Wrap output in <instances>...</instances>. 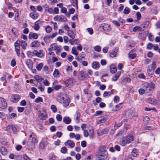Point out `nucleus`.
I'll list each match as a JSON object with an SVG mask.
<instances>
[{"mask_svg":"<svg viewBox=\"0 0 160 160\" xmlns=\"http://www.w3.org/2000/svg\"><path fill=\"white\" fill-rule=\"evenodd\" d=\"M71 2L73 6L75 7L76 6L78 8V0H71Z\"/></svg>","mask_w":160,"mask_h":160,"instance_id":"38","label":"nucleus"},{"mask_svg":"<svg viewBox=\"0 0 160 160\" xmlns=\"http://www.w3.org/2000/svg\"><path fill=\"white\" fill-rule=\"evenodd\" d=\"M155 26L158 28H160V21H157L156 22L155 24Z\"/></svg>","mask_w":160,"mask_h":160,"instance_id":"63","label":"nucleus"},{"mask_svg":"<svg viewBox=\"0 0 160 160\" xmlns=\"http://www.w3.org/2000/svg\"><path fill=\"white\" fill-rule=\"evenodd\" d=\"M30 17L33 19H37L38 17V15L37 13L33 12H31L29 15Z\"/></svg>","mask_w":160,"mask_h":160,"instance_id":"32","label":"nucleus"},{"mask_svg":"<svg viewBox=\"0 0 160 160\" xmlns=\"http://www.w3.org/2000/svg\"><path fill=\"white\" fill-rule=\"evenodd\" d=\"M59 74L58 71V69H55L53 73V75L54 77H58Z\"/></svg>","mask_w":160,"mask_h":160,"instance_id":"48","label":"nucleus"},{"mask_svg":"<svg viewBox=\"0 0 160 160\" xmlns=\"http://www.w3.org/2000/svg\"><path fill=\"white\" fill-rule=\"evenodd\" d=\"M40 21H38L35 22L33 28L35 30L38 31L39 29V24H40Z\"/></svg>","mask_w":160,"mask_h":160,"instance_id":"23","label":"nucleus"},{"mask_svg":"<svg viewBox=\"0 0 160 160\" xmlns=\"http://www.w3.org/2000/svg\"><path fill=\"white\" fill-rule=\"evenodd\" d=\"M23 158L24 160H31L29 157L26 154L23 155Z\"/></svg>","mask_w":160,"mask_h":160,"instance_id":"64","label":"nucleus"},{"mask_svg":"<svg viewBox=\"0 0 160 160\" xmlns=\"http://www.w3.org/2000/svg\"><path fill=\"white\" fill-rule=\"evenodd\" d=\"M56 156L55 155H51L49 157L50 160H55Z\"/></svg>","mask_w":160,"mask_h":160,"instance_id":"61","label":"nucleus"},{"mask_svg":"<svg viewBox=\"0 0 160 160\" xmlns=\"http://www.w3.org/2000/svg\"><path fill=\"white\" fill-rule=\"evenodd\" d=\"M147 101L148 103L152 104H157L158 102V101L157 100L152 98L148 99L147 100Z\"/></svg>","mask_w":160,"mask_h":160,"instance_id":"14","label":"nucleus"},{"mask_svg":"<svg viewBox=\"0 0 160 160\" xmlns=\"http://www.w3.org/2000/svg\"><path fill=\"white\" fill-rule=\"evenodd\" d=\"M20 43L21 47L22 49L24 50L26 48L27 46V43L25 41L22 40L20 42Z\"/></svg>","mask_w":160,"mask_h":160,"instance_id":"28","label":"nucleus"},{"mask_svg":"<svg viewBox=\"0 0 160 160\" xmlns=\"http://www.w3.org/2000/svg\"><path fill=\"white\" fill-rule=\"evenodd\" d=\"M66 18L63 16H59V21H64L66 20Z\"/></svg>","mask_w":160,"mask_h":160,"instance_id":"59","label":"nucleus"},{"mask_svg":"<svg viewBox=\"0 0 160 160\" xmlns=\"http://www.w3.org/2000/svg\"><path fill=\"white\" fill-rule=\"evenodd\" d=\"M72 52L74 55L77 56L78 55V53L76 49V47H73L72 48Z\"/></svg>","mask_w":160,"mask_h":160,"instance_id":"35","label":"nucleus"},{"mask_svg":"<svg viewBox=\"0 0 160 160\" xmlns=\"http://www.w3.org/2000/svg\"><path fill=\"white\" fill-rule=\"evenodd\" d=\"M122 104V103H119L112 108V111H116L119 110L122 107L121 105Z\"/></svg>","mask_w":160,"mask_h":160,"instance_id":"18","label":"nucleus"},{"mask_svg":"<svg viewBox=\"0 0 160 160\" xmlns=\"http://www.w3.org/2000/svg\"><path fill=\"white\" fill-rule=\"evenodd\" d=\"M45 30L46 32L47 33H49L52 30V28L50 26L47 25L46 27Z\"/></svg>","mask_w":160,"mask_h":160,"instance_id":"41","label":"nucleus"},{"mask_svg":"<svg viewBox=\"0 0 160 160\" xmlns=\"http://www.w3.org/2000/svg\"><path fill=\"white\" fill-rule=\"evenodd\" d=\"M30 142L33 144H35L38 143V141L36 138L35 137H32L31 140H29Z\"/></svg>","mask_w":160,"mask_h":160,"instance_id":"39","label":"nucleus"},{"mask_svg":"<svg viewBox=\"0 0 160 160\" xmlns=\"http://www.w3.org/2000/svg\"><path fill=\"white\" fill-rule=\"evenodd\" d=\"M35 102L36 103H38L39 102H42L43 99L41 97H38L35 99Z\"/></svg>","mask_w":160,"mask_h":160,"instance_id":"43","label":"nucleus"},{"mask_svg":"<svg viewBox=\"0 0 160 160\" xmlns=\"http://www.w3.org/2000/svg\"><path fill=\"white\" fill-rule=\"evenodd\" d=\"M7 106L6 101L2 98H0V108L5 109Z\"/></svg>","mask_w":160,"mask_h":160,"instance_id":"8","label":"nucleus"},{"mask_svg":"<svg viewBox=\"0 0 160 160\" xmlns=\"http://www.w3.org/2000/svg\"><path fill=\"white\" fill-rule=\"evenodd\" d=\"M129 57L132 59H134L136 57V54L131 51L129 53Z\"/></svg>","mask_w":160,"mask_h":160,"instance_id":"42","label":"nucleus"},{"mask_svg":"<svg viewBox=\"0 0 160 160\" xmlns=\"http://www.w3.org/2000/svg\"><path fill=\"white\" fill-rule=\"evenodd\" d=\"M133 137L131 135H128L124 137L120 142L121 145L125 146L127 144H129L134 140Z\"/></svg>","mask_w":160,"mask_h":160,"instance_id":"2","label":"nucleus"},{"mask_svg":"<svg viewBox=\"0 0 160 160\" xmlns=\"http://www.w3.org/2000/svg\"><path fill=\"white\" fill-rule=\"evenodd\" d=\"M130 12V9L128 7H126L124 10L123 13L126 14H128Z\"/></svg>","mask_w":160,"mask_h":160,"instance_id":"45","label":"nucleus"},{"mask_svg":"<svg viewBox=\"0 0 160 160\" xmlns=\"http://www.w3.org/2000/svg\"><path fill=\"white\" fill-rule=\"evenodd\" d=\"M68 96V95L65 94L64 95L60 94L57 96L56 99L59 102L62 103L64 99H66Z\"/></svg>","mask_w":160,"mask_h":160,"instance_id":"10","label":"nucleus"},{"mask_svg":"<svg viewBox=\"0 0 160 160\" xmlns=\"http://www.w3.org/2000/svg\"><path fill=\"white\" fill-rule=\"evenodd\" d=\"M63 121L66 124H68L70 123V119L68 117H65L64 118Z\"/></svg>","mask_w":160,"mask_h":160,"instance_id":"34","label":"nucleus"},{"mask_svg":"<svg viewBox=\"0 0 160 160\" xmlns=\"http://www.w3.org/2000/svg\"><path fill=\"white\" fill-rule=\"evenodd\" d=\"M103 29L105 30H110V26L108 24H104L103 26Z\"/></svg>","mask_w":160,"mask_h":160,"instance_id":"37","label":"nucleus"},{"mask_svg":"<svg viewBox=\"0 0 160 160\" xmlns=\"http://www.w3.org/2000/svg\"><path fill=\"white\" fill-rule=\"evenodd\" d=\"M110 72L112 73H115L117 71V68L113 64L110 66Z\"/></svg>","mask_w":160,"mask_h":160,"instance_id":"22","label":"nucleus"},{"mask_svg":"<svg viewBox=\"0 0 160 160\" xmlns=\"http://www.w3.org/2000/svg\"><path fill=\"white\" fill-rule=\"evenodd\" d=\"M40 43L37 41H34L31 44V46L32 47H38L40 45Z\"/></svg>","mask_w":160,"mask_h":160,"instance_id":"26","label":"nucleus"},{"mask_svg":"<svg viewBox=\"0 0 160 160\" xmlns=\"http://www.w3.org/2000/svg\"><path fill=\"white\" fill-rule=\"evenodd\" d=\"M150 66H149L148 67V72H150L152 70H154L155 68H156V62H153L151 65V68H150Z\"/></svg>","mask_w":160,"mask_h":160,"instance_id":"20","label":"nucleus"},{"mask_svg":"<svg viewBox=\"0 0 160 160\" xmlns=\"http://www.w3.org/2000/svg\"><path fill=\"white\" fill-rule=\"evenodd\" d=\"M34 78L37 81V82L39 83L42 81L43 80V78L41 76L38 75H35L34 77Z\"/></svg>","mask_w":160,"mask_h":160,"instance_id":"29","label":"nucleus"},{"mask_svg":"<svg viewBox=\"0 0 160 160\" xmlns=\"http://www.w3.org/2000/svg\"><path fill=\"white\" fill-rule=\"evenodd\" d=\"M89 133L87 130H84L83 131V135L85 137H87L89 136L90 139H92L94 136V132L93 130L92 129L89 130Z\"/></svg>","mask_w":160,"mask_h":160,"instance_id":"3","label":"nucleus"},{"mask_svg":"<svg viewBox=\"0 0 160 160\" xmlns=\"http://www.w3.org/2000/svg\"><path fill=\"white\" fill-rule=\"evenodd\" d=\"M112 94V91L111 92H107L105 91L104 92L103 96L104 97H106L108 96H109L111 94Z\"/></svg>","mask_w":160,"mask_h":160,"instance_id":"49","label":"nucleus"},{"mask_svg":"<svg viewBox=\"0 0 160 160\" xmlns=\"http://www.w3.org/2000/svg\"><path fill=\"white\" fill-rule=\"evenodd\" d=\"M118 51V48L114 49L110 53V56L112 58H114L116 57V53Z\"/></svg>","mask_w":160,"mask_h":160,"instance_id":"24","label":"nucleus"},{"mask_svg":"<svg viewBox=\"0 0 160 160\" xmlns=\"http://www.w3.org/2000/svg\"><path fill=\"white\" fill-rule=\"evenodd\" d=\"M48 50L51 52L53 50H54L57 53L60 52V48L55 44H52L51 45V47L48 48Z\"/></svg>","mask_w":160,"mask_h":160,"instance_id":"7","label":"nucleus"},{"mask_svg":"<svg viewBox=\"0 0 160 160\" xmlns=\"http://www.w3.org/2000/svg\"><path fill=\"white\" fill-rule=\"evenodd\" d=\"M147 35V32H143L141 33H139V37L140 39H143L145 38Z\"/></svg>","mask_w":160,"mask_h":160,"instance_id":"31","label":"nucleus"},{"mask_svg":"<svg viewBox=\"0 0 160 160\" xmlns=\"http://www.w3.org/2000/svg\"><path fill=\"white\" fill-rule=\"evenodd\" d=\"M142 87L144 89L146 94L149 95L151 94L153 89L154 88L155 84L152 83L145 82L142 85Z\"/></svg>","mask_w":160,"mask_h":160,"instance_id":"1","label":"nucleus"},{"mask_svg":"<svg viewBox=\"0 0 160 160\" xmlns=\"http://www.w3.org/2000/svg\"><path fill=\"white\" fill-rule=\"evenodd\" d=\"M69 96L68 95V96L67 98H66L64 99V100L63 101V102H62L63 103V105L65 107H66L68 106L69 104Z\"/></svg>","mask_w":160,"mask_h":160,"instance_id":"25","label":"nucleus"},{"mask_svg":"<svg viewBox=\"0 0 160 160\" xmlns=\"http://www.w3.org/2000/svg\"><path fill=\"white\" fill-rule=\"evenodd\" d=\"M56 118L58 121H60L62 120V116L60 114H58L56 116Z\"/></svg>","mask_w":160,"mask_h":160,"instance_id":"60","label":"nucleus"},{"mask_svg":"<svg viewBox=\"0 0 160 160\" xmlns=\"http://www.w3.org/2000/svg\"><path fill=\"white\" fill-rule=\"evenodd\" d=\"M44 52L42 50L39 51L34 50L32 52V54L34 56H36L39 58L42 57L44 55Z\"/></svg>","mask_w":160,"mask_h":160,"instance_id":"5","label":"nucleus"},{"mask_svg":"<svg viewBox=\"0 0 160 160\" xmlns=\"http://www.w3.org/2000/svg\"><path fill=\"white\" fill-rule=\"evenodd\" d=\"M43 66V64L42 63H40L38 64V65L37 66V69L38 70L40 71L41 70Z\"/></svg>","mask_w":160,"mask_h":160,"instance_id":"51","label":"nucleus"},{"mask_svg":"<svg viewBox=\"0 0 160 160\" xmlns=\"http://www.w3.org/2000/svg\"><path fill=\"white\" fill-rule=\"evenodd\" d=\"M51 109L53 112H56L57 111V109L55 105H52L51 106Z\"/></svg>","mask_w":160,"mask_h":160,"instance_id":"46","label":"nucleus"},{"mask_svg":"<svg viewBox=\"0 0 160 160\" xmlns=\"http://www.w3.org/2000/svg\"><path fill=\"white\" fill-rule=\"evenodd\" d=\"M108 131V128H105L101 131H97V134L98 136H101L104 134L107 133Z\"/></svg>","mask_w":160,"mask_h":160,"instance_id":"12","label":"nucleus"},{"mask_svg":"<svg viewBox=\"0 0 160 160\" xmlns=\"http://www.w3.org/2000/svg\"><path fill=\"white\" fill-rule=\"evenodd\" d=\"M6 130L10 132H15L16 131V128L13 125H9L7 127Z\"/></svg>","mask_w":160,"mask_h":160,"instance_id":"16","label":"nucleus"},{"mask_svg":"<svg viewBox=\"0 0 160 160\" xmlns=\"http://www.w3.org/2000/svg\"><path fill=\"white\" fill-rule=\"evenodd\" d=\"M136 149L135 148H133L132 149V154L134 157H136L137 156V154L136 153Z\"/></svg>","mask_w":160,"mask_h":160,"instance_id":"50","label":"nucleus"},{"mask_svg":"<svg viewBox=\"0 0 160 160\" xmlns=\"http://www.w3.org/2000/svg\"><path fill=\"white\" fill-rule=\"evenodd\" d=\"M61 88L62 86L60 85H55L53 87V88L56 90H58L60 89Z\"/></svg>","mask_w":160,"mask_h":160,"instance_id":"54","label":"nucleus"},{"mask_svg":"<svg viewBox=\"0 0 160 160\" xmlns=\"http://www.w3.org/2000/svg\"><path fill=\"white\" fill-rule=\"evenodd\" d=\"M31 35L32 38H33L34 39H36L38 38V35L37 33H31Z\"/></svg>","mask_w":160,"mask_h":160,"instance_id":"57","label":"nucleus"},{"mask_svg":"<svg viewBox=\"0 0 160 160\" xmlns=\"http://www.w3.org/2000/svg\"><path fill=\"white\" fill-rule=\"evenodd\" d=\"M50 38H51L50 36H46L44 38V40L45 42H49Z\"/></svg>","mask_w":160,"mask_h":160,"instance_id":"47","label":"nucleus"},{"mask_svg":"<svg viewBox=\"0 0 160 160\" xmlns=\"http://www.w3.org/2000/svg\"><path fill=\"white\" fill-rule=\"evenodd\" d=\"M0 151L1 154L3 155H5L7 153V151L5 147H2L0 148Z\"/></svg>","mask_w":160,"mask_h":160,"instance_id":"30","label":"nucleus"},{"mask_svg":"<svg viewBox=\"0 0 160 160\" xmlns=\"http://www.w3.org/2000/svg\"><path fill=\"white\" fill-rule=\"evenodd\" d=\"M142 29V28L138 26H136L133 28V31L134 32H136L138 30L141 31Z\"/></svg>","mask_w":160,"mask_h":160,"instance_id":"44","label":"nucleus"},{"mask_svg":"<svg viewBox=\"0 0 160 160\" xmlns=\"http://www.w3.org/2000/svg\"><path fill=\"white\" fill-rule=\"evenodd\" d=\"M108 155L107 152H99L98 155V160H105Z\"/></svg>","mask_w":160,"mask_h":160,"instance_id":"6","label":"nucleus"},{"mask_svg":"<svg viewBox=\"0 0 160 160\" xmlns=\"http://www.w3.org/2000/svg\"><path fill=\"white\" fill-rule=\"evenodd\" d=\"M121 73L120 72H118L117 73L115 74L112 77V79L113 81H116L119 77Z\"/></svg>","mask_w":160,"mask_h":160,"instance_id":"19","label":"nucleus"},{"mask_svg":"<svg viewBox=\"0 0 160 160\" xmlns=\"http://www.w3.org/2000/svg\"><path fill=\"white\" fill-rule=\"evenodd\" d=\"M139 93L140 94H143L145 92V91L144 88H140L138 90Z\"/></svg>","mask_w":160,"mask_h":160,"instance_id":"56","label":"nucleus"},{"mask_svg":"<svg viewBox=\"0 0 160 160\" xmlns=\"http://www.w3.org/2000/svg\"><path fill=\"white\" fill-rule=\"evenodd\" d=\"M99 64L98 62H95L92 64V66L93 68L95 69H98L99 67Z\"/></svg>","mask_w":160,"mask_h":160,"instance_id":"27","label":"nucleus"},{"mask_svg":"<svg viewBox=\"0 0 160 160\" xmlns=\"http://www.w3.org/2000/svg\"><path fill=\"white\" fill-rule=\"evenodd\" d=\"M47 143V141L44 139H42L39 143V148L41 149H43L45 146V144Z\"/></svg>","mask_w":160,"mask_h":160,"instance_id":"17","label":"nucleus"},{"mask_svg":"<svg viewBox=\"0 0 160 160\" xmlns=\"http://www.w3.org/2000/svg\"><path fill=\"white\" fill-rule=\"evenodd\" d=\"M94 49L96 51L100 52L101 50V48L100 46L98 45L94 47Z\"/></svg>","mask_w":160,"mask_h":160,"instance_id":"55","label":"nucleus"},{"mask_svg":"<svg viewBox=\"0 0 160 160\" xmlns=\"http://www.w3.org/2000/svg\"><path fill=\"white\" fill-rule=\"evenodd\" d=\"M20 99V96L18 94L13 95L11 97V101L13 102H17Z\"/></svg>","mask_w":160,"mask_h":160,"instance_id":"11","label":"nucleus"},{"mask_svg":"<svg viewBox=\"0 0 160 160\" xmlns=\"http://www.w3.org/2000/svg\"><path fill=\"white\" fill-rule=\"evenodd\" d=\"M67 149L65 147H62L61 149V152L63 153H65L67 152Z\"/></svg>","mask_w":160,"mask_h":160,"instance_id":"53","label":"nucleus"},{"mask_svg":"<svg viewBox=\"0 0 160 160\" xmlns=\"http://www.w3.org/2000/svg\"><path fill=\"white\" fill-rule=\"evenodd\" d=\"M112 22L114 25L117 27H119L120 26V23L116 20L112 21Z\"/></svg>","mask_w":160,"mask_h":160,"instance_id":"52","label":"nucleus"},{"mask_svg":"<svg viewBox=\"0 0 160 160\" xmlns=\"http://www.w3.org/2000/svg\"><path fill=\"white\" fill-rule=\"evenodd\" d=\"M26 64L29 69H32L33 68V63L31 60L27 59L26 62Z\"/></svg>","mask_w":160,"mask_h":160,"instance_id":"15","label":"nucleus"},{"mask_svg":"<svg viewBox=\"0 0 160 160\" xmlns=\"http://www.w3.org/2000/svg\"><path fill=\"white\" fill-rule=\"evenodd\" d=\"M80 42V41L78 39H75L74 40H71V44L74 45V44H78Z\"/></svg>","mask_w":160,"mask_h":160,"instance_id":"36","label":"nucleus"},{"mask_svg":"<svg viewBox=\"0 0 160 160\" xmlns=\"http://www.w3.org/2000/svg\"><path fill=\"white\" fill-rule=\"evenodd\" d=\"M89 78L88 74L84 73L83 71H82L79 72L78 75V79L80 80H85Z\"/></svg>","mask_w":160,"mask_h":160,"instance_id":"4","label":"nucleus"},{"mask_svg":"<svg viewBox=\"0 0 160 160\" xmlns=\"http://www.w3.org/2000/svg\"><path fill=\"white\" fill-rule=\"evenodd\" d=\"M99 152H107L106 150V147L104 146H101L99 148Z\"/></svg>","mask_w":160,"mask_h":160,"instance_id":"33","label":"nucleus"},{"mask_svg":"<svg viewBox=\"0 0 160 160\" xmlns=\"http://www.w3.org/2000/svg\"><path fill=\"white\" fill-rule=\"evenodd\" d=\"M80 116V114L78 112H76L74 115V119L77 123H78L79 122Z\"/></svg>","mask_w":160,"mask_h":160,"instance_id":"21","label":"nucleus"},{"mask_svg":"<svg viewBox=\"0 0 160 160\" xmlns=\"http://www.w3.org/2000/svg\"><path fill=\"white\" fill-rule=\"evenodd\" d=\"M106 120V119L105 118L102 117L101 118L100 120H99L97 122V123L99 124L102 123H103L105 122Z\"/></svg>","mask_w":160,"mask_h":160,"instance_id":"40","label":"nucleus"},{"mask_svg":"<svg viewBox=\"0 0 160 160\" xmlns=\"http://www.w3.org/2000/svg\"><path fill=\"white\" fill-rule=\"evenodd\" d=\"M39 118L42 120L45 119L47 117V114L46 112L44 111L42 112L39 111Z\"/></svg>","mask_w":160,"mask_h":160,"instance_id":"13","label":"nucleus"},{"mask_svg":"<svg viewBox=\"0 0 160 160\" xmlns=\"http://www.w3.org/2000/svg\"><path fill=\"white\" fill-rule=\"evenodd\" d=\"M20 43V41L18 40L14 43L15 51L17 52V55L18 56H19L20 53V46L19 45Z\"/></svg>","mask_w":160,"mask_h":160,"instance_id":"9","label":"nucleus"},{"mask_svg":"<svg viewBox=\"0 0 160 160\" xmlns=\"http://www.w3.org/2000/svg\"><path fill=\"white\" fill-rule=\"evenodd\" d=\"M153 45L151 43H149L147 45V48L148 49H150L152 48L153 47Z\"/></svg>","mask_w":160,"mask_h":160,"instance_id":"62","label":"nucleus"},{"mask_svg":"<svg viewBox=\"0 0 160 160\" xmlns=\"http://www.w3.org/2000/svg\"><path fill=\"white\" fill-rule=\"evenodd\" d=\"M119 98L118 96H115L114 98V101L115 103H117L119 101Z\"/></svg>","mask_w":160,"mask_h":160,"instance_id":"58","label":"nucleus"}]
</instances>
